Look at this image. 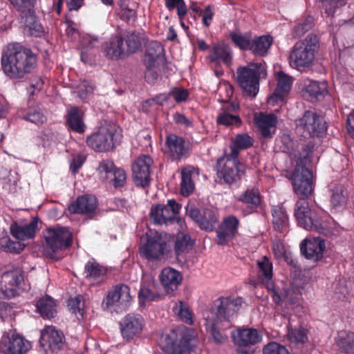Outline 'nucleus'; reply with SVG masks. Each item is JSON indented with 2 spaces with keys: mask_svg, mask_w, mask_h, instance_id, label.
<instances>
[{
  "mask_svg": "<svg viewBox=\"0 0 354 354\" xmlns=\"http://www.w3.org/2000/svg\"><path fill=\"white\" fill-rule=\"evenodd\" d=\"M1 68L5 75L12 80H20L32 73L37 65V56L21 43H10L3 49Z\"/></svg>",
  "mask_w": 354,
  "mask_h": 354,
  "instance_id": "f257e3e1",
  "label": "nucleus"
},
{
  "mask_svg": "<svg viewBox=\"0 0 354 354\" xmlns=\"http://www.w3.org/2000/svg\"><path fill=\"white\" fill-rule=\"evenodd\" d=\"M158 345L166 354H201L199 339L194 331L186 330L178 335L171 329L164 332L158 339Z\"/></svg>",
  "mask_w": 354,
  "mask_h": 354,
  "instance_id": "f03ea898",
  "label": "nucleus"
},
{
  "mask_svg": "<svg viewBox=\"0 0 354 354\" xmlns=\"http://www.w3.org/2000/svg\"><path fill=\"white\" fill-rule=\"evenodd\" d=\"M141 44L140 33L131 31L112 36L103 44L102 48L108 58L118 60L136 53Z\"/></svg>",
  "mask_w": 354,
  "mask_h": 354,
  "instance_id": "7ed1b4c3",
  "label": "nucleus"
},
{
  "mask_svg": "<svg viewBox=\"0 0 354 354\" xmlns=\"http://www.w3.org/2000/svg\"><path fill=\"white\" fill-rule=\"evenodd\" d=\"M318 48L319 39L315 35H308L305 39L296 42L288 57L290 66L299 71H305L311 66Z\"/></svg>",
  "mask_w": 354,
  "mask_h": 354,
  "instance_id": "20e7f679",
  "label": "nucleus"
},
{
  "mask_svg": "<svg viewBox=\"0 0 354 354\" xmlns=\"http://www.w3.org/2000/svg\"><path fill=\"white\" fill-rule=\"evenodd\" d=\"M46 243L45 254L49 258L58 261L62 256L59 251L69 248L73 243V236L68 228L55 226L47 228L44 232Z\"/></svg>",
  "mask_w": 354,
  "mask_h": 354,
  "instance_id": "39448f33",
  "label": "nucleus"
},
{
  "mask_svg": "<svg viewBox=\"0 0 354 354\" xmlns=\"http://www.w3.org/2000/svg\"><path fill=\"white\" fill-rule=\"evenodd\" d=\"M120 138L116 125L106 123L87 138L86 143L97 152H106L112 150Z\"/></svg>",
  "mask_w": 354,
  "mask_h": 354,
  "instance_id": "423d86ee",
  "label": "nucleus"
},
{
  "mask_svg": "<svg viewBox=\"0 0 354 354\" xmlns=\"http://www.w3.org/2000/svg\"><path fill=\"white\" fill-rule=\"evenodd\" d=\"M266 75V70L261 63H250L240 66L236 70V81L246 94L255 96L259 87V78Z\"/></svg>",
  "mask_w": 354,
  "mask_h": 354,
  "instance_id": "0eeeda50",
  "label": "nucleus"
},
{
  "mask_svg": "<svg viewBox=\"0 0 354 354\" xmlns=\"http://www.w3.org/2000/svg\"><path fill=\"white\" fill-rule=\"evenodd\" d=\"M239 151L233 149L217 160V174L229 185L236 183L244 174L245 166L238 159Z\"/></svg>",
  "mask_w": 354,
  "mask_h": 354,
  "instance_id": "6e6552de",
  "label": "nucleus"
},
{
  "mask_svg": "<svg viewBox=\"0 0 354 354\" xmlns=\"http://www.w3.org/2000/svg\"><path fill=\"white\" fill-rule=\"evenodd\" d=\"M170 235L167 233L151 232L141 238L140 254L147 259H160L168 251Z\"/></svg>",
  "mask_w": 354,
  "mask_h": 354,
  "instance_id": "1a4fd4ad",
  "label": "nucleus"
},
{
  "mask_svg": "<svg viewBox=\"0 0 354 354\" xmlns=\"http://www.w3.org/2000/svg\"><path fill=\"white\" fill-rule=\"evenodd\" d=\"M24 289V274L20 269L6 270L0 274V297H15Z\"/></svg>",
  "mask_w": 354,
  "mask_h": 354,
  "instance_id": "9d476101",
  "label": "nucleus"
},
{
  "mask_svg": "<svg viewBox=\"0 0 354 354\" xmlns=\"http://www.w3.org/2000/svg\"><path fill=\"white\" fill-rule=\"evenodd\" d=\"M326 124L324 118L313 111H306L296 120L297 128L303 131L304 136H322L326 131Z\"/></svg>",
  "mask_w": 354,
  "mask_h": 354,
  "instance_id": "9b49d317",
  "label": "nucleus"
},
{
  "mask_svg": "<svg viewBox=\"0 0 354 354\" xmlns=\"http://www.w3.org/2000/svg\"><path fill=\"white\" fill-rule=\"evenodd\" d=\"M243 303L241 297H220L216 299L211 308L216 322L230 321L241 308Z\"/></svg>",
  "mask_w": 354,
  "mask_h": 354,
  "instance_id": "f8f14e48",
  "label": "nucleus"
},
{
  "mask_svg": "<svg viewBox=\"0 0 354 354\" xmlns=\"http://www.w3.org/2000/svg\"><path fill=\"white\" fill-rule=\"evenodd\" d=\"M295 216L298 224L306 230L321 232L323 230L315 212L311 210L306 199L299 198L295 205Z\"/></svg>",
  "mask_w": 354,
  "mask_h": 354,
  "instance_id": "ddd939ff",
  "label": "nucleus"
},
{
  "mask_svg": "<svg viewBox=\"0 0 354 354\" xmlns=\"http://www.w3.org/2000/svg\"><path fill=\"white\" fill-rule=\"evenodd\" d=\"M180 207L181 205L174 199L169 200L165 205H152L149 214L150 221L154 225H168L174 221Z\"/></svg>",
  "mask_w": 354,
  "mask_h": 354,
  "instance_id": "4468645a",
  "label": "nucleus"
},
{
  "mask_svg": "<svg viewBox=\"0 0 354 354\" xmlns=\"http://www.w3.org/2000/svg\"><path fill=\"white\" fill-rule=\"evenodd\" d=\"M290 180L293 189L299 198L306 199L313 192V173L310 169H295Z\"/></svg>",
  "mask_w": 354,
  "mask_h": 354,
  "instance_id": "2eb2a0df",
  "label": "nucleus"
},
{
  "mask_svg": "<svg viewBox=\"0 0 354 354\" xmlns=\"http://www.w3.org/2000/svg\"><path fill=\"white\" fill-rule=\"evenodd\" d=\"M64 343L63 333L57 330L55 326H46L41 331L39 344L46 353H57L63 348Z\"/></svg>",
  "mask_w": 354,
  "mask_h": 354,
  "instance_id": "dca6fc26",
  "label": "nucleus"
},
{
  "mask_svg": "<svg viewBox=\"0 0 354 354\" xmlns=\"http://www.w3.org/2000/svg\"><path fill=\"white\" fill-rule=\"evenodd\" d=\"M30 348L29 341L15 333L3 335L0 342V349L6 354H26Z\"/></svg>",
  "mask_w": 354,
  "mask_h": 354,
  "instance_id": "f3484780",
  "label": "nucleus"
},
{
  "mask_svg": "<svg viewBox=\"0 0 354 354\" xmlns=\"http://www.w3.org/2000/svg\"><path fill=\"white\" fill-rule=\"evenodd\" d=\"M153 164L152 158L147 155L140 156L132 164V177L137 186L145 187L150 182V167Z\"/></svg>",
  "mask_w": 354,
  "mask_h": 354,
  "instance_id": "a211bd4d",
  "label": "nucleus"
},
{
  "mask_svg": "<svg viewBox=\"0 0 354 354\" xmlns=\"http://www.w3.org/2000/svg\"><path fill=\"white\" fill-rule=\"evenodd\" d=\"M231 337L234 344L240 347H249L262 341V333L254 328L239 327L232 331Z\"/></svg>",
  "mask_w": 354,
  "mask_h": 354,
  "instance_id": "6ab92c4d",
  "label": "nucleus"
},
{
  "mask_svg": "<svg viewBox=\"0 0 354 354\" xmlns=\"http://www.w3.org/2000/svg\"><path fill=\"white\" fill-rule=\"evenodd\" d=\"M144 320L140 315L128 314L120 322V332L124 339L131 340L139 336L142 330Z\"/></svg>",
  "mask_w": 354,
  "mask_h": 354,
  "instance_id": "aec40b11",
  "label": "nucleus"
},
{
  "mask_svg": "<svg viewBox=\"0 0 354 354\" xmlns=\"http://www.w3.org/2000/svg\"><path fill=\"white\" fill-rule=\"evenodd\" d=\"M314 151L315 145L312 142L298 144L291 155L296 162L295 169H309L308 167L311 162Z\"/></svg>",
  "mask_w": 354,
  "mask_h": 354,
  "instance_id": "412c9836",
  "label": "nucleus"
},
{
  "mask_svg": "<svg viewBox=\"0 0 354 354\" xmlns=\"http://www.w3.org/2000/svg\"><path fill=\"white\" fill-rule=\"evenodd\" d=\"M97 207V199L92 195L79 196L72 202L68 209L71 214H92Z\"/></svg>",
  "mask_w": 354,
  "mask_h": 354,
  "instance_id": "4be33fe9",
  "label": "nucleus"
},
{
  "mask_svg": "<svg viewBox=\"0 0 354 354\" xmlns=\"http://www.w3.org/2000/svg\"><path fill=\"white\" fill-rule=\"evenodd\" d=\"M165 143L168 149L167 154L171 160H178L187 156L188 149L184 138L170 134L167 136Z\"/></svg>",
  "mask_w": 354,
  "mask_h": 354,
  "instance_id": "5701e85b",
  "label": "nucleus"
},
{
  "mask_svg": "<svg viewBox=\"0 0 354 354\" xmlns=\"http://www.w3.org/2000/svg\"><path fill=\"white\" fill-rule=\"evenodd\" d=\"M237 201L246 205L241 208L243 216H246L256 212L261 205V197L258 189L248 188L237 198Z\"/></svg>",
  "mask_w": 354,
  "mask_h": 354,
  "instance_id": "b1692460",
  "label": "nucleus"
},
{
  "mask_svg": "<svg viewBox=\"0 0 354 354\" xmlns=\"http://www.w3.org/2000/svg\"><path fill=\"white\" fill-rule=\"evenodd\" d=\"M239 221L233 215L225 218L217 231L218 244L225 245L232 240L238 232Z\"/></svg>",
  "mask_w": 354,
  "mask_h": 354,
  "instance_id": "393cba45",
  "label": "nucleus"
},
{
  "mask_svg": "<svg viewBox=\"0 0 354 354\" xmlns=\"http://www.w3.org/2000/svg\"><path fill=\"white\" fill-rule=\"evenodd\" d=\"M277 86L272 95L268 98V102L272 104L283 100L292 84V77L282 71L277 73Z\"/></svg>",
  "mask_w": 354,
  "mask_h": 354,
  "instance_id": "a878e982",
  "label": "nucleus"
},
{
  "mask_svg": "<svg viewBox=\"0 0 354 354\" xmlns=\"http://www.w3.org/2000/svg\"><path fill=\"white\" fill-rule=\"evenodd\" d=\"M300 248L302 254L306 259L317 261L323 257L325 243L320 238H316L313 240H305L301 243Z\"/></svg>",
  "mask_w": 354,
  "mask_h": 354,
  "instance_id": "bb28decb",
  "label": "nucleus"
},
{
  "mask_svg": "<svg viewBox=\"0 0 354 354\" xmlns=\"http://www.w3.org/2000/svg\"><path fill=\"white\" fill-rule=\"evenodd\" d=\"M131 299L129 288L124 284H119L108 292L106 305L110 306L119 303L122 306L127 307Z\"/></svg>",
  "mask_w": 354,
  "mask_h": 354,
  "instance_id": "cd10ccee",
  "label": "nucleus"
},
{
  "mask_svg": "<svg viewBox=\"0 0 354 354\" xmlns=\"http://www.w3.org/2000/svg\"><path fill=\"white\" fill-rule=\"evenodd\" d=\"M239 106L232 103H225L220 109L216 117V122L219 125L225 127L240 125L241 120L236 115Z\"/></svg>",
  "mask_w": 354,
  "mask_h": 354,
  "instance_id": "c85d7f7f",
  "label": "nucleus"
},
{
  "mask_svg": "<svg viewBox=\"0 0 354 354\" xmlns=\"http://www.w3.org/2000/svg\"><path fill=\"white\" fill-rule=\"evenodd\" d=\"M161 284L167 294L173 293L181 283L182 274L178 270L168 267L164 268L160 275Z\"/></svg>",
  "mask_w": 354,
  "mask_h": 354,
  "instance_id": "c756f323",
  "label": "nucleus"
},
{
  "mask_svg": "<svg viewBox=\"0 0 354 354\" xmlns=\"http://www.w3.org/2000/svg\"><path fill=\"white\" fill-rule=\"evenodd\" d=\"M37 228V219L33 218L26 224H19L14 222L11 224L10 230L11 234L18 240L32 239L35 236Z\"/></svg>",
  "mask_w": 354,
  "mask_h": 354,
  "instance_id": "7c9ffc66",
  "label": "nucleus"
},
{
  "mask_svg": "<svg viewBox=\"0 0 354 354\" xmlns=\"http://www.w3.org/2000/svg\"><path fill=\"white\" fill-rule=\"evenodd\" d=\"M144 62L145 66H151V64L162 65L164 64V48L160 43L151 41L148 44Z\"/></svg>",
  "mask_w": 354,
  "mask_h": 354,
  "instance_id": "2f4dec72",
  "label": "nucleus"
},
{
  "mask_svg": "<svg viewBox=\"0 0 354 354\" xmlns=\"http://www.w3.org/2000/svg\"><path fill=\"white\" fill-rule=\"evenodd\" d=\"M256 123L264 138H271L276 131L277 117L273 114L261 115L256 119Z\"/></svg>",
  "mask_w": 354,
  "mask_h": 354,
  "instance_id": "473e14b6",
  "label": "nucleus"
},
{
  "mask_svg": "<svg viewBox=\"0 0 354 354\" xmlns=\"http://www.w3.org/2000/svg\"><path fill=\"white\" fill-rule=\"evenodd\" d=\"M272 226L274 230L284 233L288 230L289 221L286 209L281 206H274L272 209Z\"/></svg>",
  "mask_w": 354,
  "mask_h": 354,
  "instance_id": "72a5a7b5",
  "label": "nucleus"
},
{
  "mask_svg": "<svg viewBox=\"0 0 354 354\" xmlns=\"http://www.w3.org/2000/svg\"><path fill=\"white\" fill-rule=\"evenodd\" d=\"M258 277L261 282L265 283L268 289L272 288V263L267 257H263L257 262Z\"/></svg>",
  "mask_w": 354,
  "mask_h": 354,
  "instance_id": "f704fd0d",
  "label": "nucleus"
},
{
  "mask_svg": "<svg viewBox=\"0 0 354 354\" xmlns=\"http://www.w3.org/2000/svg\"><path fill=\"white\" fill-rule=\"evenodd\" d=\"M37 311L44 319H50L57 315V304L55 301L50 296L46 295L37 301Z\"/></svg>",
  "mask_w": 354,
  "mask_h": 354,
  "instance_id": "c9c22d12",
  "label": "nucleus"
},
{
  "mask_svg": "<svg viewBox=\"0 0 354 354\" xmlns=\"http://www.w3.org/2000/svg\"><path fill=\"white\" fill-rule=\"evenodd\" d=\"M208 58L212 62L216 64L223 62L229 65L232 60L230 50L228 46L223 44H214Z\"/></svg>",
  "mask_w": 354,
  "mask_h": 354,
  "instance_id": "e433bc0d",
  "label": "nucleus"
},
{
  "mask_svg": "<svg viewBox=\"0 0 354 354\" xmlns=\"http://www.w3.org/2000/svg\"><path fill=\"white\" fill-rule=\"evenodd\" d=\"M67 123L73 131L82 133L85 131L86 125L83 120V113L77 107H71L67 114Z\"/></svg>",
  "mask_w": 354,
  "mask_h": 354,
  "instance_id": "4c0bfd02",
  "label": "nucleus"
},
{
  "mask_svg": "<svg viewBox=\"0 0 354 354\" xmlns=\"http://www.w3.org/2000/svg\"><path fill=\"white\" fill-rule=\"evenodd\" d=\"M273 39L270 35H262L252 39L250 50L256 55L265 56L271 47Z\"/></svg>",
  "mask_w": 354,
  "mask_h": 354,
  "instance_id": "58836bf2",
  "label": "nucleus"
},
{
  "mask_svg": "<svg viewBox=\"0 0 354 354\" xmlns=\"http://www.w3.org/2000/svg\"><path fill=\"white\" fill-rule=\"evenodd\" d=\"M20 16L24 19V24L32 36L40 37L43 35L44 32V28L37 19L34 9L31 10L30 13L21 14Z\"/></svg>",
  "mask_w": 354,
  "mask_h": 354,
  "instance_id": "ea45409f",
  "label": "nucleus"
},
{
  "mask_svg": "<svg viewBox=\"0 0 354 354\" xmlns=\"http://www.w3.org/2000/svg\"><path fill=\"white\" fill-rule=\"evenodd\" d=\"M337 344L341 353L354 354V333H341L337 339Z\"/></svg>",
  "mask_w": 354,
  "mask_h": 354,
  "instance_id": "a19ab883",
  "label": "nucleus"
},
{
  "mask_svg": "<svg viewBox=\"0 0 354 354\" xmlns=\"http://www.w3.org/2000/svg\"><path fill=\"white\" fill-rule=\"evenodd\" d=\"M305 93L308 94L311 99H319L323 97L326 92V86L324 82L308 80L305 84Z\"/></svg>",
  "mask_w": 354,
  "mask_h": 354,
  "instance_id": "79ce46f5",
  "label": "nucleus"
},
{
  "mask_svg": "<svg viewBox=\"0 0 354 354\" xmlns=\"http://www.w3.org/2000/svg\"><path fill=\"white\" fill-rule=\"evenodd\" d=\"M331 205L333 207H342L346 204V193L344 187L341 184L331 185Z\"/></svg>",
  "mask_w": 354,
  "mask_h": 354,
  "instance_id": "37998d69",
  "label": "nucleus"
},
{
  "mask_svg": "<svg viewBox=\"0 0 354 354\" xmlns=\"http://www.w3.org/2000/svg\"><path fill=\"white\" fill-rule=\"evenodd\" d=\"M85 277L95 280L106 273V270L95 261H88L84 266Z\"/></svg>",
  "mask_w": 354,
  "mask_h": 354,
  "instance_id": "c03bdc74",
  "label": "nucleus"
},
{
  "mask_svg": "<svg viewBox=\"0 0 354 354\" xmlns=\"http://www.w3.org/2000/svg\"><path fill=\"white\" fill-rule=\"evenodd\" d=\"M201 216L202 221H201L200 223L201 229L206 231H212L218 222V218L214 211L209 208L203 209Z\"/></svg>",
  "mask_w": 354,
  "mask_h": 354,
  "instance_id": "a18cd8bd",
  "label": "nucleus"
},
{
  "mask_svg": "<svg viewBox=\"0 0 354 354\" xmlns=\"http://www.w3.org/2000/svg\"><path fill=\"white\" fill-rule=\"evenodd\" d=\"M313 25L314 20L310 16L298 20L292 30V36L295 38L302 37L313 28Z\"/></svg>",
  "mask_w": 354,
  "mask_h": 354,
  "instance_id": "49530a36",
  "label": "nucleus"
},
{
  "mask_svg": "<svg viewBox=\"0 0 354 354\" xmlns=\"http://www.w3.org/2000/svg\"><path fill=\"white\" fill-rule=\"evenodd\" d=\"M172 309L174 313L178 315L180 320L188 324L193 323L192 313L188 306L183 301L176 302Z\"/></svg>",
  "mask_w": 354,
  "mask_h": 354,
  "instance_id": "de8ad7c7",
  "label": "nucleus"
},
{
  "mask_svg": "<svg viewBox=\"0 0 354 354\" xmlns=\"http://www.w3.org/2000/svg\"><path fill=\"white\" fill-rule=\"evenodd\" d=\"M192 175V172L189 169H184L181 171L180 192L183 196H189L194 190V185Z\"/></svg>",
  "mask_w": 354,
  "mask_h": 354,
  "instance_id": "09e8293b",
  "label": "nucleus"
},
{
  "mask_svg": "<svg viewBox=\"0 0 354 354\" xmlns=\"http://www.w3.org/2000/svg\"><path fill=\"white\" fill-rule=\"evenodd\" d=\"M254 142L253 138L247 133H240L236 136L232 141L233 145L231 146V151L236 149H245L252 146Z\"/></svg>",
  "mask_w": 354,
  "mask_h": 354,
  "instance_id": "8fccbe9b",
  "label": "nucleus"
},
{
  "mask_svg": "<svg viewBox=\"0 0 354 354\" xmlns=\"http://www.w3.org/2000/svg\"><path fill=\"white\" fill-rule=\"evenodd\" d=\"M192 245L191 238L187 234L178 236L175 241L174 250L177 258L188 252L189 248Z\"/></svg>",
  "mask_w": 354,
  "mask_h": 354,
  "instance_id": "3c124183",
  "label": "nucleus"
},
{
  "mask_svg": "<svg viewBox=\"0 0 354 354\" xmlns=\"http://www.w3.org/2000/svg\"><path fill=\"white\" fill-rule=\"evenodd\" d=\"M13 8L17 10L19 15L28 14L34 9L36 4V0H8Z\"/></svg>",
  "mask_w": 354,
  "mask_h": 354,
  "instance_id": "603ef678",
  "label": "nucleus"
},
{
  "mask_svg": "<svg viewBox=\"0 0 354 354\" xmlns=\"http://www.w3.org/2000/svg\"><path fill=\"white\" fill-rule=\"evenodd\" d=\"M232 41L241 49L250 50L252 36L250 33L241 34L239 32H231Z\"/></svg>",
  "mask_w": 354,
  "mask_h": 354,
  "instance_id": "864d4df0",
  "label": "nucleus"
},
{
  "mask_svg": "<svg viewBox=\"0 0 354 354\" xmlns=\"http://www.w3.org/2000/svg\"><path fill=\"white\" fill-rule=\"evenodd\" d=\"M289 340L296 344L306 343L308 338L307 330L303 327L290 329L288 333Z\"/></svg>",
  "mask_w": 354,
  "mask_h": 354,
  "instance_id": "5fc2aeb1",
  "label": "nucleus"
},
{
  "mask_svg": "<svg viewBox=\"0 0 354 354\" xmlns=\"http://www.w3.org/2000/svg\"><path fill=\"white\" fill-rule=\"evenodd\" d=\"M109 180L115 188L122 187L127 182L126 172L123 169L117 167Z\"/></svg>",
  "mask_w": 354,
  "mask_h": 354,
  "instance_id": "6e6d98bb",
  "label": "nucleus"
},
{
  "mask_svg": "<svg viewBox=\"0 0 354 354\" xmlns=\"http://www.w3.org/2000/svg\"><path fill=\"white\" fill-rule=\"evenodd\" d=\"M120 10V17L122 20L129 21L136 17V11L129 6V1L119 0L117 3Z\"/></svg>",
  "mask_w": 354,
  "mask_h": 354,
  "instance_id": "4d7b16f0",
  "label": "nucleus"
},
{
  "mask_svg": "<svg viewBox=\"0 0 354 354\" xmlns=\"http://www.w3.org/2000/svg\"><path fill=\"white\" fill-rule=\"evenodd\" d=\"M166 7L169 10H171L176 8L177 14L180 20H183L187 14V7L184 0H165Z\"/></svg>",
  "mask_w": 354,
  "mask_h": 354,
  "instance_id": "13d9d810",
  "label": "nucleus"
},
{
  "mask_svg": "<svg viewBox=\"0 0 354 354\" xmlns=\"http://www.w3.org/2000/svg\"><path fill=\"white\" fill-rule=\"evenodd\" d=\"M218 322H216V320L212 321L210 319H207L206 326L214 342L221 344L225 339V337L219 331L218 327L217 326Z\"/></svg>",
  "mask_w": 354,
  "mask_h": 354,
  "instance_id": "bf43d9fd",
  "label": "nucleus"
},
{
  "mask_svg": "<svg viewBox=\"0 0 354 354\" xmlns=\"http://www.w3.org/2000/svg\"><path fill=\"white\" fill-rule=\"evenodd\" d=\"M116 168L113 161L106 159L100 162L97 169L101 177L109 179Z\"/></svg>",
  "mask_w": 354,
  "mask_h": 354,
  "instance_id": "052dcab7",
  "label": "nucleus"
},
{
  "mask_svg": "<svg viewBox=\"0 0 354 354\" xmlns=\"http://www.w3.org/2000/svg\"><path fill=\"white\" fill-rule=\"evenodd\" d=\"M160 64H151V66H146V71L145 73V77L146 81L149 84H153L160 75Z\"/></svg>",
  "mask_w": 354,
  "mask_h": 354,
  "instance_id": "680f3d73",
  "label": "nucleus"
},
{
  "mask_svg": "<svg viewBox=\"0 0 354 354\" xmlns=\"http://www.w3.org/2000/svg\"><path fill=\"white\" fill-rule=\"evenodd\" d=\"M82 297L81 295L68 299V307L69 310L74 314H79L80 316L83 317V308L84 303L82 302Z\"/></svg>",
  "mask_w": 354,
  "mask_h": 354,
  "instance_id": "e2e57ef3",
  "label": "nucleus"
},
{
  "mask_svg": "<svg viewBox=\"0 0 354 354\" xmlns=\"http://www.w3.org/2000/svg\"><path fill=\"white\" fill-rule=\"evenodd\" d=\"M138 297L142 302L154 301L160 297V295L149 287L142 286L139 291Z\"/></svg>",
  "mask_w": 354,
  "mask_h": 354,
  "instance_id": "0e129e2a",
  "label": "nucleus"
},
{
  "mask_svg": "<svg viewBox=\"0 0 354 354\" xmlns=\"http://www.w3.org/2000/svg\"><path fill=\"white\" fill-rule=\"evenodd\" d=\"M263 354H290L287 348L276 342L267 344L263 349Z\"/></svg>",
  "mask_w": 354,
  "mask_h": 354,
  "instance_id": "69168bd1",
  "label": "nucleus"
},
{
  "mask_svg": "<svg viewBox=\"0 0 354 354\" xmlns=\"http://www.w3.org/2000/svg\"><path fill=\"white\" fill-rule=\"evenodd\" d=\"M186 214L194 221L200 227L202 221L203 209L200 210L194 204H188L186 207Z\"/></svg>",
  "mask_w": 354,
  "mask_h": 354,
  "instance_id": "338daca9",
  "label": "nucleus"
},
{
  "mask_svg": "<svg viewBox=\"0 0 354 354\" xmlns=\"http://www.w3.org/2000/svg\"><path fill=\"white\" fill-rule=\"evenodd\" d=\"M326 7V12L328 15L334 14L335 9L346 4V0H321Z\"/></svg>",
  "mask_w": 354,
  "mask_h": 354,
  "instance_id": "774afa93",
  "label": "nucleus"
}]
</instances>
